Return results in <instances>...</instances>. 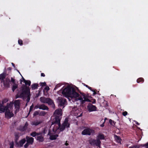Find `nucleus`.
<instances>
[{
    "label": "nucleus",
    "instance_id": "nucleus-1",
    "mask_svg": "<svg viewBox=\"0 0 148 148\" xmlns=\"http://www.w3.org/2000/svg\"><path fill=\"white\" fill-rule=\"evenodd\" d=\"M78 90L77 88H74L73 87L68 85L64 89H61L59 91V92H61L63 96L68 98L69 101L71 99L75 100V101H79L81 104H84L86 101L91 102L92 103H96V100L94 99L92 101L90 100L88 98V96L83 93H81V95H80L79 93L76 92Z\"/></svg>",
    "mask_w": 148,
    "mask_h": 148
},
{
    "label": "nucleus",
    "instance_id": "nucleus-2",
    "mask_svg": "<svg viewBox=\"0 0 148 148\" xmlns=\"http://www.w3.org/2000/svg\"><path fill=\"white\" fill-rule=\"evenodd\" d=\"M62 115V110L59 109L56 110L54 113L55 116V120L54 122H52L51 127H53V131L56 132L60 128V131H63L66 128L69 127L70 124L68 123V119L67 118L65 119L64 123L60 126V117Z\"/></svg>",
    "mask_w": 148,
    "mask_h": 148
},
{
    "label": "nucleus",
    "instance_id": "nucleus-3",
    "mask_svg": "<svg viewBox=\"0 0 148 148\" xmlns=\"http://www.w3.org/2000/svg\"><path fill=\"white\" fill-rule=\"evenodd\" d=\"M22 92L20 95L21 97H27V102H29L30 100V89L28 87L24 86L22 87Z\"/></svg>",
    "mask_w": 148,
    "mask_h": 148
},
{
    "label": "nucleus",
    "instance_id": "nucleus-4",
    "mask_svg": "<svg viewBox=\"0 0 148 148\" xmlns=\"http://www.w3.org/2000/svg\"><path fill=\"white\" fill-rule=\"evenodd\" d=\"M40 101L42 103H48L49 105H52L53 107L54 106L53 101L49 98L41 97L40 98Z\"/></svg>",
    "mask_w": 148,
    "mask_h": 148
},
{
    "label": "nucleus",
    "instance_id": "nucleus-5",
    "mask_svg": "<svg viewBox=\"0 0 148 148\" xmlns=\"http://www.w3.org/2000/svg\"><path fill=\"white\" fill-rule=\"evenodd\" d=\"M101 141L99 139H97L96 140L91 139L89 140V143L92 145H96L99 147H100Z\"/></svg>",
    "mask_w": 148,
    "mask_h": 148
},
{
    "label": "nucleus",
    "instance_id": "nucleus-6",
    "mask_svg": "<svg viewBox=\"0 0 148 148\" xmlns=\"http://www.w3.org/2000/svg\"><path fill=\"white\" fill-rule=\"evenodd\" d=\"M58 100L59 101V104L60 106L64 107V105H66V101L65 99L61 97H59Z\"/></svg>",
    "mask_w": 148,
    "mask_h": 148
},
{
    "label": "nucleus",
    "instance_id": "nucleus-7",
    "mask_svg": "<svg viewBox=\"0 0 148 148\" xmlns=\"http://www.w3.org/2000/svg\"><path fill=\"white\" fill-rule=\"evenodd\" d=\"M93 130L89 128H87L84 129L82 133L83 135H90L91 133L93 132Z\"/></svg>",
    "mask_w": 148,
    "mask_h": 148
},
{
    "label": "nucleus",
    "instance_id": "nucleus-8",
    "mask_svg": "<svg viewBox=\"0 0 148 148\" xmlns=\"http://www.w3.org/2000/svg\"><path fill=\"white\" fill-rule=\"evenodd\" d=\"M14 106L15 109V113L16 114L17 112H18L19 108V104L20 101L19 100H16L14 101Z\"/></svg>",
    "mask_w": 148,
    "mask_h": 148
},
{
    "label": "nucleus",
    "instance_id": "nucleus-9",
    "mask_svg": "<svg viewBox=\"0 0 148 148\" xmlns=\"http://www.w3.org/2000/svg\"><path fill=\"white\" fill-rule=\"evenodd\" d=\"M87 108L90 112L96 110L97 108L95 106L92 105L91 103H89L88 104Z\"/></svg>",
    "mask_w": 148,
    "mask_h": 148
},
{
    "label": "nucleus",
    "instance_id": "nucleus-10",
    "mask_svg": "<svg viewBox=\"0 0 148 148\" xmlns=\"http://www.w3.org/2000/svg\"><path fill=\"white\" fill-rule=\"evenodd\" d=\"M36 107L37 108H38L40 109H42L43 110H48L49 109V108L48 107L44 104L38 105V106Z\"/></svg>",
    "mask_w": 148,
    "mask_h": 148
},
{
    "label": "nucleus",
    "instance_id": "nucleus-11",
    "mask_svg": "<svg viewBox=\"0 0 148 148\" xmlns=\"http://www.w3.org/2000/svg\"><path fill=\"white\" fill-rule=\"evenodd\" d=\"M2 82H3L5 86L9 87L10 82L9 79L6 78L5 80H3Z\"/></svg>",
    "mask_w": 148,
    "mask_h": 148
},
{
    "label": "nucleus",
    "instance_id": "nucleus-12",
    "mask_svg": "<svg viewBox=\"0 0 148 148\" xmlns=\"http://www.w3.org/2000/svg\"><path fill=\"white\" fill-rule=\"evenodd\" d=\"M26 139L27 142L29 144H32L34 141V138H33L27 136L26 137Z\"/></svg>",
    "mask_w": 148,
    "mask_h": 148
},
{
    "label": "nucleus",
    "instance_id": "nucleus-13",
    "mask_svg": "<svg viewBox=\"0 0 148 148\" xmlns=\"http://www.w3.org/2000/svg\"><path fill=\"white\" fill-rule=\"evenodd\" d=\"M26 140L24 138L21 140L18 143H17V141H15V143H16L17 146L21 147L25 142Z\"/></svg>",
    "mask_w": 148,
    "mask_h": 148
},
{
    "label": "nucleus",
    "instance_id": "nucleus-14",
    "mask_svg": "<svg viewBox=\"0 0 148 148\" xmlns=\"http://www.w3.org/2000/svg\"><path fill=\"white\" fill-rule=\"evenodd\" d=\"M48 135H49V138L51 140H54L56 139L57 137L58 136L57 134L55 135L52 134L49 131V132Z\"/></svg>",
    "mask_w": 148,
    "mask_h": 148
},
{
    "label": "nucleus",
    "instance_id": "nucleus-15",
    "mask_svg": "<svg viewBox=\"0 0 148 148\" xmlns=\"http://www.w3.org/2000/svg\"><path fill=\"white\" fill-rule=\"evenodd\" d=\"M43 134H41L39 136H37L36 138V140L39 142H42L44 140L43 137L42 136Z\"/></svg>",
    "mask_w": 148,
    "mask_h": 148
},
{
    "label": "nucleus",
    "instance_id": "nucleus-16",
    "mask_svg": "<svg viewBox=\"0 0 148 148\" xmlns=\"http://www.w3.org/2000/svg\"><path fill=\"white\" fill-rule=\"evenodd\" d=\"M79 112V110L77 109L74 108L71 111V114L74 116H77L78 113Z\"/></svg>",
    "mask_w": 148,
    "mask_h": 148
},
{
    "label": "nucleus",
    "instance_id": "nucleus-17",
    "mask_svg": "<svg viewBox=\"0 0 148 148\" xmlns=\"http://www.w3.org/2000/svg\"><path fill=\"white\" fill-rule=\"evenodd\" d=\"M114 137L115 140L117 142V143H118L121 144V139L120 137L116 135H114Z\"/></svg>",
    "mask_w": 148,
    "mask_h": 148
},
{
    "label": "nucleus",
    "instance_id": "nucleus-18",
    "mask_svg": "<svg viewBox=\"0 0 148 148\" xmlns=\"http://www.w3.org/2000/svg\"><path fill=\"white\" fill-rule=\"evenodd\" d=\"M41 123L42 121H41L36 120L32 122L31 123V124L32 125H35L36 126Z\"/></svg>",
    "mask_w": 148,
    "mask_h": 148
},
{
    "label": "nucleus",
    "instance_id": "nucleus-19",
    "mask_svg": "<svg viewBox=\"0 0 148 148\" xmlns=\"http://www.w3.org/2000/svg\"><path fill=\"white\" fill-rule=\"evenodd\" d=\"M6 77V75L5 73H2L0 75V80L1 81V82L4 80Z\"/></svg>",
    "mask_w": 148,
    "mask_h": 148
},
{
    "label": "nucleus",
    "instance_id": "nucleus-20",
    "mask_svg": "<svg viewBox=\"0 0 148 148\" xmlns=\"http://www.w3.org/2000/svg\"><path fill=\"white\" fill-rule=\"evenodd\" d=\"M40 134L41 133L40 132L36 133L35 132H34L31 133L30 135L33 137H34L36 136L40 135Z\"/></svg>",
    "mask_w": 148,
    "mask_h": 148
},
{
    "label": "nucleus",
    "instance_id": "nucleus-21",
    "mask_svg": "<svg viewBox=\"0 0 148 148\" xmlns=\"http://www.w3.org/2000/svg\"><path fill=\"white\" fill-rule=\"evenodd\" d=\"M23 79L24 82L25 83V85H28L29 86H30L31 83V82L30 81L25 80L23 77Z\"/></svg>",
    "mask_w": 148,
    "mask_h": 148
},
{
    "label": "nucleus",
    "instance_id": "nucleus-22",
    "mask_svg": "<svg viewBox=\"0 0 148 148\" xmlns=\"http://www.w3.org/2000/svg\"><path fill=\"white\" fill-rule=\"evenodd\" d=\"M38 87V84L36 83L33 84L31 86L32 90H34L36 89Z\"/></svg>",
    "mask_w": 148,
    "mask_h": 148
},
{
    "label": "nucleus",
    "instance_id": "nucleus-23",
    "mask_svg": "<svg viewBox=\"0 0 148 148\" xmlns=\"http://www.w3.org/2000/svg\"><path fill=\"white\" fill-rule=\"evenodd\" d=\"M141 145H143L142 144H141L140 145H134L132 146L129 147V148H140V146L142 147L141 146ZM143 148H144V147H143Z\"/></svg>",
    "mask_w": 148,
    "mask_h": 148
},
{
    "label": "nucleus",
    "instance_id": "nucleus-24",
    "mask_svg": "<svg viewBox=\"0 0 148 148\" xmlns=\"http://www.w3.org/2000/svg\"><path fill=\"white\" fill-rule=\"evenodd\" d=\"M49 127H46L45 128H44L42 132L41 133H41L40 134H42L44 135L49 130Z\"/></svg>",
    "mask_w": 148,
    "mask_h": 148
},
{
    "label": "nucleus",
    "instance_id": "nucleus-25",
    "mask_svg": "<svg viewBox=\"0 0 148 148\" xmlns=\"http://www.w3.org/2000/svg\"><path fill=\"white\" fill-rule=\"evenodd\" d=\"M97 139H104V136L103 135L99 134L97 136Z\"/></svg>",
    "mask_w": 148,
    "mask_h": 148
},
{
    "label": "nucleus",
    "instance_id": "nucleus-26",
    "mask_svg": "<svg viewBox=\"0 0 148 148\" xmlns=\"http://www.w3.org/2000/svg\"><path fill=\"white\" fill-rule=\"evenodd\" d=\"M28 124L27 123V122H26L25 123V125L21 129V130L22 131H24L26 130V129L27 128V127L28 126Z\"/></svg>",
    "mask_w": 148,
    "mask_h": 148
},
{
    "label": "nucleus",
    "instance_id": "nucleus-27",
    "mask_svg": "<svg viewBox=\"0 0 148 148\" xmlns=\"http://www.w3.org/2000/svg\"><path fill=\"white\" fill-rule=\"evenodd\" d=\"M18 86V85L16 83H14L13 84V85L12 87V90L14 92V90L17 88Z\"/></svg>",
    "mask_w": 148,
    "mask_h": 148
},
{
    "label": "nucleus",
    "instance_id": "nucleus-28",
    "mask_svg": "<svg viewBox=\"0 0 148 148\" xmlns=\"http://www.w3.org/2000/svg\"><path fill=\"white\" fill-rule=\"evenodd\" d=\"M8 100L7 99H5L3 100L2 103H0V104L2 105L3 106H4V104L8 102Z\"/></svg>",
    "mask_w": 148,
    "mask_h": 148
},
{
    "label": "nucleus",
    "instance_id": "nucleus-29",
    "mask_svg": "<svg viewBox=\"0 0 148 148\" xmlns=\"http://www.w3.org/2000/svg\"><path fill=\"white\" fill-rule=\"evenodd\" d=\"M144 81V79L143 78H140L137 80V82L138 83H140V82H143Z\"/></svg>",
    "mask_w": 148,
    "mask_h": 148
},
{
    "label": "nucleus",
    "instance_id": "nucleus-30",
    "mask_svg": "<svg viewBox=\"0 0 148 148\" xmlns=\"http://www.w3.org/2000/svg\"><path fill=\"white\" fill-rule=\"evenodd\" d=\"M141 146H142V147L145 148H148V142L145 144L143 145H141Z\"/></svg>",
    "mask_w": 148,
    "mask_h": 148
},
{
    "label": "nucleus",
    "instance_id": "nucleus-31",
    "mask_svg": "<svg viewBox=\"0 0 148 148\" xmlns=\"http://www.w3.org/2000/svg\"><path fill=\"white\" fill-rule=\"evenodd\" d=\"M109 123H110V124L113 126H114L115 125V122L114 121H112L111 119H110L109 120Z\"/></svg>",
    "mask_w": 148,
    "mask_h": 148
},
{
    "label": "nucleus",
    "instance_id": "nucleus-32",
    "mask_svg": "<svg viewBox=\"0 0 148 148\" xmlns=\"http://www.w3.org/2000/svg\"><path fill=\"white\" fill-rule=\"evenodd\" d=\"M10 148H13L14 147V142H11L10 143Z\"/></svg>",
    "mask_w": 148,
    "mask_h": 148
},
{
    "label": "nucleus",
    "instance_id": "nucleus-33",
    "mask_svg": "<svg viewBox=\"0 0 148 148\" xmlns=\"http://www.w3.org/2000/svg\"><path fill=\"white\" fill-rule=\"evenodd\" d=\"M62 84H57L56 86L54 88V90H56L59 87L61 86Z\"/></svg>",
    "mask_w": 148,
    "mask_h": 148
},
{
    "label": "nucleus",
    "instance_id": "nucleus-34",
    "mask_svg": "<svg viewBox=\"0 0 148 148\" xmlns=\"http://www.w3.org/2000/svg\"><path fill=\"white\" fill-rule=\"evenodd\" d=\"M18 43L20 45H23V41L21 40H18Z\"/></svg>",
    "mask_w": 148,
    "mask_h": 148
},
{
    "label": "nucleus",
    "instance_id": "nucleus-35",
    "mask_svg": "<svg viewBox=\"0 0 148 148\" xmlns=\"http://www.w3.org/2000/svg\"><path fill=\"white\" fill-rule=\"evenodd\" d=\"M40 86H45L46 85V83L45 82H40Z\"/></svg>",
    "mask_w": 148,
    "mask_h": 148
},
{
    "label": "nucleus",
    "instance_id": "nucleus-36",
    "mask_svg": "<svg viewBox=\"0 0 148 148\" xmlns=\"http://www.w3.org/2000/svg\"><path fill=\"white\" fill-rule=\"evenodd\" d=\"M11 81L13 83V84L15 83V80L12 77H11Z\"/></svg>",
    "mask_w": 148,
    "mask_h": 148
},
{
    "label": "nucleus",
    "instance_id": "nucleus-37",
    "mask_svg": "<svg viewBox=\"0 0 148 148\" xmlns=\"http://www.w3.org/2000/svg\"><path fill=\"white\" fill-rule=\"evenodd\" d=\"M29 144L27 142V143L25 144V145H24V147L25 148H27V147L29 146Z\"/></svg>",
    "mask_w": 148,
    "mask_h": 148
},
{
    "label": "nucleus",
    "instance_id": "nucleus-38",
    "mask_svg": "<svg viewBox=\"0 0 148 148\" xmlns=\"http://www.w3.org/2000/svg\"><path fill=\"white\" fill-rule=\"evenodd\" d=\"M40 114L44 116L46 114V113L44 111H42Z\"/></svg>",
    "mask_w": 148,
    "mask_h": 148
},
{
    "label": "nucleus",
    "instance_id": "nucleus-39",
    "mask_svg": "<svg viewBox=\"0 0 148 148\" xmlns=\"http://www.w3.org/2000/svg\"><path fill=\"white\" fill-rule=\"evenodd\" d=\"M127 113L126 111H125L123 113V115L124 116H125L127 114Z\"/></svg>",
    "mask_w": 148,
    "mask_h": 148
},
{
    "label": "nucleus",
    "instance_id": "nucleus-40",
    "mask_svg": "<svg viewBox=\"0 0 148 148\" xmlns=\"http://www.w3.org/2000/svg\"><path fill=\"white\" fill-rule=\"evenodd\" d=\"M45 90H46L47 91H48L49 90V86H46L45 87Z\"/></svg>",
    "mask_w": 148,
    "mask_h": 148
},
{
    "label": "nucleus",
    "instance_id": "nucleus-41",
    "mask_svg": "<svg viewBox=\"0 0 148 148\" xmlns=\"http://www.w3.org/2000/svg\"><path fill=\"white\" fill-rule=\"evenodd\" d=\"M33 107H34V106H33V104H32V105L30 107V111H31L32 110V109L33 108Z\"/></svg>",
    "mask_w": 148,
    "mask_h": 148
},
{
    "label": "nucleus",
    "instance_id": "nucleus-42",
    "mask_svg": "<svg viewBox=\"0 0 148 148\" xmlns=\"http://www.w3.org/2000/svg\"><path fill=\"white\" fill-rule=\"evenodd\" d=\"M106 119V118L105 119V120H104V122H103V123L100 125V126L101 127H103L104 126V123H105V119Z\"/></svg>",
    "mask_w": 148,
    "mask_h": 148
},
{
    "label": "nucleus",
    "instance_id": "nucleus-43",
    "mask_svg": "<svg viewBox=\"0 0 148 148\" xmlns=\"http://www.w3.org/2000/svg\"><path fill=\"white\" fill-rule=\"evenodd\" d=\"M38 114V113L37 112H35L34 114V116H36V115H37Z\"/></svg>",
    "mask_w": 148,
    "mask_h": 148
},
{
    "label": "nucleus",
    "instance_id": "nucleus-44",
    "mask_svg": "<svg viewBox=\"0 0 148 148\" xmlns=\"http://www.w3.org/2000/svg\"><path fill=\"white\" fill-rule=\"evenodd\" d=\"M41 76H42V77H44L45 76V74L44 73H41Z\"/></svg>",
    "mask_w": 148,
    "mask_h": 148
},
{
    "label": "nucleus",
    "instance_id": "nucleus-45",
    "mask_svg": "<svg viewBox=\"0 0 148 148\" xmlns=\"http://www.w3.org/2000/svg\"><path fill=\"white\" fill-rule=\"evenodd\" d=\"M92 91L93 92V95H95L96 94V91H95V90H92Z\"/></svg>",
    "mask_w": 148,
    "mask_h": 148
},
{
    "label": "nucleus",
    "instance_id": "nucleus-46",
    "mask_svg": "<svg viewBox=\"0 0 148 148\" xmlns=\"http://www.w3.org/2000/svg\"><path fill=\"white\" fill-rule=\"evenodd\" d=\"M135 123L138 125H139V123L137 121H135Z\"/></svg>",
    "mask_w": 148,
    "mask_h": 148
},
{
    "label": "nucleus",
    "instance_id": "nucleus-47",
    "mask_svg": "<svg viewBox=\"0 0 148 148\" xmlns=\"http://www.w3.org/2000/svg\"><path fill=\"white\" fill-rule=\"evenodd\" d=\"M88 88L90 90H91L92 91V88H91V87L89 86L88 87Z\"/></svg>",
    "mask_w": 148,
    "mask_h": 148
},
{
    "label": "nucleus",
    "instance_id": "nucleus-48",
    "mask_svg": "<svg viewBox=\"0 0 148 148\" xmlns=\"http://www.w3.org/2000/svg\"><path fill=\"white\" fill-rule=\"evenodd\" d=\"M12 66L15 67V65L13 63H12Z\"/></svg>",
    "mask_w": 148,
    "mask_h": 148
},
{
    "label": "nucleus",
    "instance_id": "nucleus-49",
    "mask_svg": "<svg viewBox=\"0 0 148 148\" xmlns=\"http://www.w3.org/2000/svg\"><path fill=\"white\" fill-rule=\"evenodd\" d=\"M84 85L86 87H87V88H88V87L89 86H88L87 85H86V84H84Z\"/></svg>",
    "mask_w": 148,
    "mask_h": 148
},
{
    "label": "nucleus",
    "instance_id": "nucleus-50",
    "mask_svg": "<svg viewBox=\"0 0 148 148\" xmlns=\"http://www.w3.org/2000/svg\"><path fill=\"white\" fill-rule=\"evenodd\" d=\"M65 145L66 146H67V145H68V143H65Z\"/></svg>",
    "mask_w": 148,
    "mask_h": 148
},
{
    "label": "nucleus",
    "instance_id": "nucleus-51",
    "mask_svg": "<svg viewBox=\"0 0 148 148\" xmlns=\"http://www.w3.org/2000/svg\"><path fill=\"white\" fill-rule=\"evenodd\" d=\"M8 69L9 70H10L11 69V68L10 67H9L8 68Z\"/></svg>",
    "mask_w": 148,
    "mask_h": 148
},
{
    "label": "nucleus",
    "instance_id": "nucleus-52",
    "mask_svg": "<svg viewBox=\"0 0 148 148\" xmlns=\"http://www.w3.org/2000/svg\"><path fill=\"white\" fill-rule=\"evenodd\" d=\"M81 114H81L80 115L78 116V117H80V116H81Z\"/></svg>",
    "mask_w": 148,
    "mask_h": 148
},
{
    "label": "nucleus",
    "instance_id": "nucleus-53",
    "mask_svg": "<svg viewBox=\"0 0 148 148\" xmlns=\"http://www.w3.org/2000/svg\"><path fill=\"white\" fill-rule=\"evenodd\" d=\"M105 102H106V106H108V105H107V102L106 101H105Z\"/></svg>",
    "mask_w": 148,
    "mask_h": 148
},
{
    "label": "nucleus",
    "instance_id": "nucleus-54",
    "mask_svg": "<svg viewBox=\"0 0 148 148\" xmlns=\"http://www.w3.org/2000/svg\"><path fill=\"white\" fill-rule=\"evenodd\" d=\"M128 145H127V147H128Z\"/></svg>",
    "mask_w": 148,
    "mask_h": 148
}]
</instances>
